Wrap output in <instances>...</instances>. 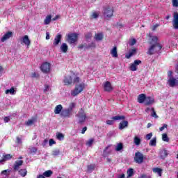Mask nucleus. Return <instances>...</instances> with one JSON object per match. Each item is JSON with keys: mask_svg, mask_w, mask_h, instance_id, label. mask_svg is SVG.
<instances>
[{"mask_svg": "<svg viewBox=\"0 0 178 178\" xmlns=\"http://www.w3.org/2000/svg\"><path fill=\"white\" fill-rule=\"evenodd\" d=\"M84 88H86V83H81L76 85L74 89L71 91V95L72 97H76V95H79V94H81V92H83L84 90Z\"/></svg>", "mask_w": 178, "mask_h": 178, "instance_id": "f257e3e1", "label": "nucleus"}, {"mask_svg": "<svg viewBox=\"0 0 178 178\" xmlns=\"http://www.w3.org/2000/svg\"><path fill=\"white\" fill-rule=\"evenodd\" d=\"M78 119V123H84L87 120V114L83 108H80L77 114L75 115Z\"/></svg>", "mask_w": 178, "mask_h": 178, "instance_id": "f03ea898", "label": "nucleus"}, {"mask_svg": "<svg viewBox=\"0 0 178 178\" xmlns=\"http://www.w3.org/2000/svg\"><path fill=\"white\" fill-rule=\"evenodd\" d=\"M162 49V45L159 43H156L151 46L149 49L147 54L149 55H154V54H156V52H159Z\"/></svg>", "mask_w": 178, "mask_h": 178, "instance_id": "7ed1b4c3", "label": "nucleus"}, {"mask_svg": "<svg viewBox=\"0 0 178 178\" xmlns=\"http://www.w3.org/2000/svg\"><path fill=\"white\" fill-rule=\"evenodd\" d=\"M103 15L105 19H111L113 16V8L107 6L104 8Z\"/></svg>", "mask_w": 178, "mask_h": 178, "instance_id": "20e7f679", "label": "nucleus"}, {"mask_svg": "<svg viewBox=\"0 0 178 178\" xmlns=\"http://www.w3.org/2000/svg\"><path fill=\"white\" fill-rule=\"evenodd\" d=\"M134 161L139 165L144 162V155L140 152L135 153Z\"/></svg>", "mask_w": 178, "mask_h": 178, "instance_id": "39448f33", "label": "nucleus"}, {"mask_svg": "<svg viewBox=\"0 0 178 178\" xmlns=\"http://www.w3.org/2000/svg\"><path fill=\"white\" fill-rule=\"evenodd\" d=\"M79 35L77 33H70L67 35V41H68L69 44H74L77 42V38Z\"/></svg>", "mask_w": 178, "mask_h": 178, "instance_id": "423d86ee", "label": "nucleus"}, {"mask_svg": "<svg viewBox=\"0 0 178 178\" xmlns=\"http://www.w3.org/2000/svg\"><path fill=\"white\" fill-rule=\"evenodd\" d=\"M40 70L42 73H49L51 72V63L48 62L43 63L40 66Z\"/></svg>", "mask_w": 178, "mask_h": 178, "instance_id": "0eeeda50", "label": "nucleus"}, {"mask_svg": "<svg viewBox=\"0 0 178 178\" xmlns=\"http://www.w3.org/2000/svg\"><path fill=\"white\" fill-rule=\"evenodd\" d=\"M172 27L175 30H178V13L174 12L172 14Z\"/></svg>", "mask_w": 178, "mask_h": 178, "instance_id": "6e6552de", "label": "nucleus"}, {"mask_svg": "<svg viewBox=\"0 0 178 178\" xmlns=\"http://www.w3.org/2000/svg\"><path fill=\"white\" fill-rule=\"evenodd\" d=\"M138 65H141V60H135L134 63L131 64L129 67L130 70H131V72H136L137 66H138Z\"/></svg>", "mask_w": 178, "mask_h": 178, "instance_id": "1a4fd4ad", "label": "nucleus"}, {"mask_svg": "<svg viewBox=\"0 0 178 178\" xmlns=\"http://www.w3.org/2000/svg\"><path fill=\"white\" fill-rule=\"evenodd\" d=\"M103 88L104 91H106L107 92H111L113 90V88H112V84L109 81H106L103 84Z\"/></svg>", "mask_w": 178, "mask_h": 178, "instance_id": "9d476101", "label": "nucleus"}, {"mask_svg": "<svg viewBox=\"0 0 178 178\" xmlns=\"http://www.w3.org/2000/svg\"><path fill=\"white\" fill-rule=\"evenodd\" d=\"M74 77L70 75H67L65 76L63 83L65 86H70L73 83Z\"/></svg>", "mask_w": 178, "mask_h": 178, "instance_id": "9b49d317", "label": "nucleus"}, {"mask_svg": "<svg viewBox=\"0 0 178 178\" xmlns=\"http://www.w3.org/2000/svg\"><path fill=\"white\" fill-rule=\"evenodd\" d=\"M21 44H24V45H26L27 48L30 47V44H31V42L30 41V39L29 38V35H26L21 39Z\"/></svg>", "mask_w": 178, "mask_h": 178, "instance_id": "f8f14e48", "label": "nucleus"}, {"mask_svg": "<svg viewBox=\"0 0 178 178\" xmlns=\"http://www.w3.org/2000/svg\"><path fill=\"white\" fill-rule=\"evenodd\" d=\"M61 40H62V35L60 33H58L54 38L53 45L54 47H58V45H59V43L60 42Z\"/></svg>", "mask_w": 178, "mask_h": 178, "instance_id": "ddd939ff", "label": "nucleus"}, {"mask_svg": "<svg viewBox=\"0 0 178 178\" xmlns=\"http://www.w3.org/2000/svg\"><path fill=\"white\" fill-rule=\"evenodd\" d=\"M168 84L170 87H175V86H178V78L177 79H175L173 77L169 78Z\"/></svg>", "mask_w": 178, "mask_h": 178, "instance_id": "4468645a", "label": "nucleus"}, {"mask_svg": "<svg viewBox=\"0 0 178 178\" xmlns=\"http://www.w3.org/2000/svg\"><path fill=\"white\" fill-rule=\"evenodd\" d=\"M13 35V33L12 31H8L4 34V35L1 38V42H5V41H7V40H9Z\"/></svg>", "mask_w": 178, "mask_h": 178, "instance_id": "2eb2a0df", "label": "nucleus"}, {"mask_svg": "<svg viewBox=\"0 0 178 178\" xmlns=\"http://www.w3.org/2000/svg\"><path fill=\"white\" fill-rule=\"evenodd\" d=\"M70 115H72V112L67 108L63 110L60 113L62 118H70Z\"/></svg>", "mask_w": 178, "mask_h": 178, "instance_id": "dca6fc26", "label": "nucleus"}, {"mask_svg": "<svg viewBox=\"0 0 178 178\" xmlns=\"http://www.w3.org/2000/svg\"><path fill=\"white\" fill-rule=\"evenodd\" d=\"M22 165H23V161H22V160L16 161L13 166L15 172L19 170V169H20V166H22Z\"/></svg>", "mask_w": 178, "mask_h": 178, "instance_id": "f3484780", "label": "nucleus"}, {"mask_svg": "<svg viewBox=\"0 0 178 178\" xmlns=\"http://www.w3.org/2000/svg\"><path fill=\"white\" fill-rule=\"evenodd\" d=\"M155 102V99L151 97H147L145 99V104L146 105H152Z\"/></svg>", "mask_w": 178, "mask_h": 178, "instance_id": "a211bd4d", "label": "nucleus"}, {"mask_svg": "<svg viewBox=\"0 0 178 178\" xmlns=\"http://www.w3.org/2000/svg\"><path fill=\"white\" fill-rule=\"evenodd\" d=\"M63 109V107L62 106V104L57 105L54 109L55 115H59V113H62Z\"/></svg>", "mask_w": 178, "mask_h": 178, "instance_id": "6ab92c4d", "label": "nucleus"}, {"mask_svg": "<svg viewBox=\"0 0 178 178\" xmlns=\"http://www.w3.org/2000/svg\"><path fill=\"white\" fill-rule=\"evenodd\" d=\"M94 39L95 41H102L104 40V34L102 33H95Z\"/></svg>", "mask_w": 178, "mask_h": 178, "instance_id": "aec40b11", "label": "nucleus"}, {"mask_svg": "<svg viewBox=\"0 0 178 178\" xmlns=\"http://www.w3.org/2000/svg\"><path fill=\"white\" fill-rule=\"evenodd\" d=\"M112 151H113V148L112 147V145H108L104 149V154L109 155V154H111Z\"/></svg>", "mask_w": 178, "mask_h": 178, "instance_id": "412c9836", "label": "nucleus"}, {"mask_svg": "<svg viewBox=\"0 0 178 178\" xmlns=\"http://www.w3.org/2000/svg\"><path fill=\"white\" fill-rule=\"evenodd\" d=\"M137 52V49H132L129 51L128 54H126V58L127 59H130V58H131V56H133V55H136Z\"/></svg>", "mask_w": 178, "mask_h": 178, "instance_id": "4be33fe9", "label": "nucleus"}, {"mask_svg": "<svg viewBox=\"0 0 178 178\" xmlns=\"http://www.w3.org/2000/svg\"><path fill=\"white\" fill-rule=\"evenodd\" d=\"M37 122V118H32L30 120H28L26 122L25 124L26 126H33V124H34L35 122Z\"/></svg>", "mask_w": 178, "mask_h": 178, "instance_id": "5701e85b", "label": "nucleus"}, {"mask_svg": "<svg viewBox=\"0 0 178 178\" xmlns=\"http://www.w3.org/2000/svg\"><path fill=\"white\" fill-rule=\"evenodd\" d=\"M129 126V122L127 121H122L119 124L120 130H123V129H126Z\"/></svg>", "mask_w": 178, "mask_h": 178, "instance_id": "b1692460", "label": "nucleus"}, {"mask_svg": "<svg viewBox=\"0 0 178 178\" xmlns=\"http://www.w3.org/2000/svg\"><path fill=\"white\" fill-rule=\"evenodd\" d=\"M12 159V155L10 154H3V159L0 160V163H2V162H6V161H9Z\"/></svg>", "mask_w": 178, "mask_h": 178, "instance_id": "393cba45", "label": "nucleus"}, {"mask_svg": "<svg viewBox=\"0 0 178 178\" xmlns=\"http://www.w3.org/2000/svg\"><path fill=\"white\" fill-rule=\"evenodd\" d=\"M147 97H145V94H140L138 97V102L139 104H144L145 102V99Z\"/></svg>", "mask_w": 178, "mask_h": 178, "instance_id": "a878e982", "label": "nucleus"}, {"mask_svg": "<svg viewBox=\"0 0 178 178\" xmlns=\"http://www.w3.org/2000/svg\"><path fill=\"white\" fill-rule=\"evenodd\" d=\"M60 49H61V51L63 52V54H66V52H67V49H69V47L67 46V44L63 43L60 47Z\"/></svg>", "mask_w": 178, "mask_h": 178, "instance_id": "bb28decb", "label": "nucleus"}, {"mask_svg": "<svg viewBox=\"0 0 178 178\" xmlns=\"http://www.w3.org/2000/svg\"><path fill=\"white\" fill-rule=\"evenodd\" d=\"M37 151H38V149L35 147H29L27 150L29 154H31L32 155H35V154L37 153Z\"/></svg>", "mask_w": 178, "mask_h": 178, "instance_id": "cd10ccee", "label": "nucleus"}, {"mask_svg": "<svg viewBox=\"0 0 178 178\" xmlns=\"http://www.w3.org/2000/svg\"><path fill=\"white\" fill-rule=\"evenodd\" d=\"M111 54L112 55L113 58H118V48L116 47H114L111 50Z\"/></svg>", "mask_w": 178, "mask_h": 178, "instance_id": "c85d7f7f", "label": "nucleus"}, {"mask_svg": "<svg viewBox=\"0 0 178 178\" xmlns=\"http://www.w3.org/2000/svg\"><path fill=\"white\" fill-rule=\"evenodd\" d=\"M99 17V12L93 11L90 17V19H98Z\"/></svg>", "mask_w": 178, "mask_h": 178, "instance_id": "c756f323", "label": "nucleus"}, {"mask_svg": "<svg viewBox=\"0 0 178 178\" xmlns=\"http://www.w3.org/2000/svg\"><path fill=\"white\" fill-rule=\"evenodd\" d=\"M149 37L151 38V40H152L151 44H154V45H155V44H158L157 43L158 42V37L152 36V34H151V33H149Z\"/></svg>", "mask_w": 178, "mask_h": 178, "instance_id": "7c9ffc66", "label": "nucleus"}, {"mask_svg": "<svg viewBox=\"0 0 178 178\" xmlns=\"http://www.w3.org/2000/svg\"><path fill=\"white\" fill-rule=\"evenodd\" d=\"M19 175L22 176V177H26L27 175V170L26 169H21L18 171Z\"/></svg>", "mask_w": 178, "mask_h": 178, "instance_id": "2f4dec72", "label": "nucleus"}, {"mask_svg": "<svg viewBox=\"0 0 178 178\" xmlns=\"http://www.w3.org/2000/svg\"><path fill=\"white\" fill-rule=\"evenodd\" d=\"M122 149H123V143H118L117 145L115 146V151L119 152L122 151Z\"/></svg>", "mask_w": 178, "mask_h": 178, "instance_id": "473e14b6", "label": "nucleus"}, {"mask_svg": "<svg viewBox=\"0 0 178 178\" xmlns=\"http://www.w3.org/2000/svg\"><path fill=\"white\" fill-rule=\"evenodd\" d=\"M154 173H157L159 176H162V169L159 168H153Z\"/></svg>", "mask_w": 178, "mask_h": 178, "instance_id": "72a5a7b5", "label": "nucleus"}, {"mask_svg": "<svg viewBox=\"0 0 178 178\" xmlns=\"http://www.w3.org/2000/svg\"><path fill=\"white\" fill-rule=\"evenodd\" d=\"M135 145H140L141 144V139L138 136H135L134 138Z\"/></svg>", "mask_w": 178, "mask_h": 178, "instance_id": "f704fd0d", "label": "nucleus"}, {"mask_svg": "<svg viewBox=\"0 0 178 178\" xmlns=\"http://www.w3.org/2000/svg\"><path fill=\"white\" fill-rule=\"evenodd\" d=\"M125 117L124 115H115L112 118L113 120H124Z\"/></svg>", "mask_w": 178, "mask_h": 178, "instance_id": "c9c22d12", "label": "nucleus"}, {"mask_svg": "<svg viewBox=\"0 0 178 178\" xmlns=\"http://www.w3.org/2000/svg\"><path fill=\"white\" fill-rule=\"evenodd\" d=\"M52 19V16L47 15L44 20V23L45 25L49 24L51 23V19Z\"/></svg>", "mask_w": 178, "mask_h": 178, "instance_id": "e433bc0d", "label": "nucleus"}, {"mask_svg": "<svg viewBox=\"0 0 178 178\" xmlns=\"http://www.w3.org/2000/svg\"><path fill=\"white\" fill-rule=\"evenodd\" d=\"M53 173L54 172H52V170H49L45 171L43 173V175L44 177H51V176H52Z\"/></svg>", "mask_w": 178, "mask_h": 178, "instance_id": "4c0bfd02", "label": "nucleus"}, {"mask_svg": "<svg viewBox=\"0 0 178 178\" xmlns=\"http://www.w3.org/2000/svg\"><path fill=\"white\" fill-rule=\"evenodd\" d=\"M15 90L14 88H11L10 89H7L5 91V94H10L11 95H15Z\"/></svg>", "mask_w": 178, "mask_h": 178, "instance_id": "58836bf2", "label": "nucleus"}, {"mask_svg": "<svg viewBox=\"0 0 178 178\" xmlns=\"http://www.w3.org/2000/svg\"><path fill=\"white\" fill-rule=\"evenodd\" d=\"M149 145H150V147H156V138H153L150 140Z\"/></svg>", "mask_w": 178, "mask_h": 178, "instance_id": "ea45409f", "label": "nucleus"}, {"mask_svg": "<svg viewBox=\"0 0 178 178\" xmlns=\"http://www.w3.org/2000/svg\"><path fill=\"white\" fill-rule=\"evenodd\" d=\"M160 156H161V158H162V159H163L164 158H166V156H168V152L165 149L161 150L160 152Z\"/></svg>", "mask_w": 178, "mask_h": 178, "instance_id": "a19ab883", "label": "nucleus"}, {"mask_svg": "<svg viewBox=\"0 0 178 178\" xmlns=\"http://www.w3.org/2000/svg\"><path fill=\"white\" fill-rule=\"evenodd\" d=\"M74 108H76V103L72 102V103L70 104L67 110L70 111L72 113L73 109H74Z\"/></svg>", "mask_w": 178, "mask_h": 178, "instance_id": "79ce46f5", "label": "nucleus"}, {"mask_svg": "<svg viewBox=\"0 0 178 178\" xmlns=\"http://www.w3.org/2000/svg\"><path fill=\"white\" fill-rule=\"evenodd\" d=\"M94 141H95V140L94 138H90V139L88 140L86 142V145L88 147H92V144H94Z\"/></svg>", "mask_w": 178, "mask_h": 178, "instance_id": "37998d69", "label": "nucleus"}, {"mask_svg": "<svg viewBox=\"0 0 178 178\" xmlns=\"http://www.w3.org/2000/svg\"><path fill=\"white\" fill-rule=\"evenodd\" d=\"M57 139L59 140L60 141H63L65 139V135L63 134L58 133L56 135Z\"/></svg>", "mask_w": 178, "mask_h": 178, "instance_id": "c03bdc74", "label": "nucleus"}, {"mask_svg": "<svg viewBox=\"0 0 178 178\" xmlns=\"http://www.w3.org/2000/svg\"><path fill=\"white\" fill-rule=\"evenodd\" d=\"M128 177H131L133 175H134V170L133 168L129 169L127 172Z\"/></svg>", "mask_w": 178, "mask_h": 178, "instance_id": "a18cd8bd", "label": "nucleus"}, {"mask_svg": "<svg viewBox=\"0 0 178 178\" xmlns=\"http://www.w3.org/2000/svg\"><path fill=\"white\" fill-rule=\"evenodd\" d=\"M162 140H163V141H165V143H169V138L168 137V134H163L162 135Z\"/></svg>", "mask_w": 178, "mask_h": 178, "instance_id": "49530a36", "label": "nucleus"}, {"mask_svg": "<svg viewBox=\"0 0 178 178\" xmlns=\"http://www.w3.org/2000/svg\"><path fill=\"white\" fill-rule=\"evenodd\" d=\"M92 37V33L91 32H88L85 35V38L88 40H91Z\"/></svg>", "mask_w": 178, "mask_h": 178, "instance_id": "de8ad7c7", "label": "nucleus"}, {"mask_svg": "<svg viewBox=\"0 0 178 178\" xmlns=\"http://www.w3.org/2000/svg\"><path fill=\"white\" fill-rule=\"evenodd\" d=\"M10 173V170H4L1 172V175H4L5 176H9Z\"/></svg>", "mask_w": 178, "mask_h": 178, "instance_id": "09e8293b", "label": "nucleus"}, {"mask_svg": "<svg viewBox=\"0 0 178 178\" xmlns=\"http://www.w3.org/2000/svg\"><path fill=\"white\" fill-rule=\"evenodd\" d=\"M150 113L152 118H155V119H158V115H156L154 109H153V111H152Z\"/></svg>", "mask_w": 178, "mask_h": 178, "instance_id": "8fccbe9b", "label": "nucleus"}, {"mask_svg": "<svg viewBox=\"0 0 178 178\" xmlns=\"http://www.w3.org/2000/svg\"><path fill=\"white\" fill-rule=\"evenodd\" d=\"M31 77H32V79H38V77H40V74H38L37 72H33L31 74Z\"/></svg>", "mask_w": 178, "mask_h": 178, "instance_id": "3c124183", "label": "nucleus"}, {"mask_svg": "<svg viewBox=\"0 0 178 178\" xmlns=\"http://www.w3.org/2000/svg\"><path fill=\"white\" fill-rule=\"evenodd\" d=\"M95 168V165H88V172H92V170H94Z\"/></svg>", "mask_w": 178, "mask_h": 178, "instance_id": "603ef678", "label": "nucleus"}, {"mask_svg": "<svg viewBox=\"0 0 178 178\" xmlns=\"http://www.w3.org/2000/svg\"><path fill=\"white\" fill-rule=\"evenodd\" d=\"M173 8H178V0H172Z\"/></svg>", "mask_w": 178, "mask_h": 178, "instance_id": "864d4df0", "label": "nucleus"}, {"mask_svg": "<svg viewBox=\"0 0 178 178\" xmlns=\"http://www.w3.org/2000/svg\"><path fill=\"white\" fill-rule=\"evenodd\" d=\"M59 154H60V151H59V149H55L52 152V155H54V156H57Z\"/></svg>", "mask_w": 178, "mask_h": 178, "instance_id": "5fc2aeb1", "label": "nucleus"}, {"mask_svg": "<svg viewBox=\"0 0 178 178\" xmlns=\"http://www.w3.org/2000/svg\"><path fill=\"white\" fill-rule=\"evenodd\" d=\"M44 92H48L49 91V85L44 84Z\"/></svg>", "mask_w": 178, "mask_h": 178, "instance_id": "6e6d98bb", "label": "nucleus"}, {"mask_svg": "<svg viewBox=\"0 0 178 178\" xmlns=\"http://www.w3.org/2000/svg\"><path fill=\"white\" fill-rule=\"evenodd\" d=\"M136 42H137V40H136V39H131L129 41V45L131 47H133V45H134Z\"/></svg>", "mask_w": 178, "mask_h": 178, "instance_id": "4d7b16f0", "label": "nucleus"}, {"mask_svg": "<svg viewBox=\"0 0 178 178\" xmlns=\"http://www.w3.org/2000/svg\"><path fill=\"white\" fill-rule=\"evenodd\" d=\"M165 129H168V124H163V126L161 127H160L159 130H160V131H163V130H165Z\"/></svg>", "mask_w": 178, "mask_h": 178, "instance_id": "13d9d810", "label": "nucleus"}, {"mask_svg": "<svg viewBox=\"0 0 178 178\" xmlns=\"http://www.w3.org/2000/svg\"><path fill=\"white\" fill-rule=\"evenodd\" d=\"M54 144H56V142H55V140H54V139H50L49 141V145L50 147H52Z\"/></svg>", "mask_w": 178, "mask_h": 178, "instance_id": "bf43d9fd", "label": "nucleus"}, {"mask_svg": "<svg viewBox=\"0 0 178 178\" xmlns=\"http://www.w3.org/2000/svg\"><path fill=\"white\" fill-rule=\"evenodd\" d=\"M152 138V132L149 133V134H147V135L145 136L146 140H149V139Z\"/></svg>", "mask_w": 178, "mask_h": 178, "instance_id": "052dcab7", "label": "nucleus"}, {"mask_svg": "<svg viewBox=\"0 0 178 178\" xmlns=\"http://www.w3.org/2000/svg\"><path fill=\"white\" fill-rule=\"evenodd\" d=\"M152 111H154V108L148 107L145 109V112H147V113H151Z\"/></svg>", "mask_w": 178, "mask_h": 178, "instance_id": "680f3d73", "label": "nucleus"}, {"mask_svg": "<svg viewBox=\"0 0 178 178\" xmlns=\"http://www.w3.org/2000/svg\"><path fill=\"white\" fill-rule=\"evenodd\" d=\"M74 78H73V79H72V81H74V83H79V81H80V78L79 77H75L74 78V76H73Z\"/></svg>", "mask_w": 178, "mask_h": 178, "instance_id": "e2e57ef3", "label": "nucleus"}, {"mask_svg": "<svg viewBox=\"0 0 178 178\" xmlns=\"http://www.w3.org/2000/svg\"><path fill=\"white\" fill-rule=\"evenodd\" d=\"M157 27H159V24H158L153 26L152 28V31H155L156 30Z\"/></svg>", "mask_w": 178, "mask_h": 178, "instance_id": "0e129e2a", "label": "nucleus"}, {"mask_svg": "<svg viewBox=\"0 0 178 178\" xmlns=\"http://www.w3.org/2000/svg\"><path fill=\"white\" fill-rule=\"evenodd\" d=\"M106 124H108L109 126H112V124H113V120H107Z\"/></svg>", "mask_w": 178, "mask_h": 178, "instance_id": "69168bd1", "label": "nucleus"}, {"mask_svg": "<svg viewBox=\"0 0 178 178\" xmlns=\"http://www.w3.org/2000/svg\"><path fill=\"white\" fill-rule=\"evenodd\" d=\"M139 178H151L150 175H142Z\"/></svg>", "mask_w": 178, "mask_h": 178, "instance_id": "338daca9", "label": "nucleus"}, {"mask_svg": "<svg viewBox=\"0 0 178 178\" xmlns=\"http://www.w3.org/2000/svg\"><path fill=\"white\" fill-rule=\"evenodd\" d=\"M10 120V118L5 117L4 118V123H8Z\"/></svg>", "mask_w": 178, "mask_h": 178, "instance_id": "774afa93", "label": "nucleus"}]
</instances>
